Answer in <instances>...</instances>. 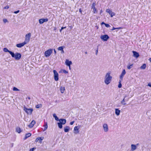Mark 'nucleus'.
Listing matches in <instances>:
<instances>
[{"instance_id":"obj_1","label":"nucleus","mask_w":151,"mask_h":151,"mask_svg":"<svg viewBox=\"0 0 151 151\" xmlns=\"http://www.w3.org/2000/svg\"><path fill=\"white\" fill-rule=\"evenodd\" d=\"M110 73H107L105 77L104 82L106 85L110 83L112 79V77L110 75Z\"/></svg>"},{"instance_id":"obj_2","label":"nucleus","mask_w":151,"mask_h":151,"mask_svg":"<svg viewBox=\"0 0 151 151\" xmlns=\"http://www.w3.org/2000/svg\"><path fill=\"white\" fill-rule=\"evenodd\" d=\"M12 58H14L16 60H19L21 58L22 55L20 53L17 52L15 54L14 52H12L11 55Z\"/></svg>"},{"instance_id":"obj_3","label":"nucleus","mask_w":151,"mask_h":151,"mask_svg":"<svg viewBox=\"0 0 151 151\" xmlns=\"http://www.w3.org/2000/svg\"><path fill=\"white\" fill-rule=\"evenodd\" d=\"M53 51L52 49H49L45 51V56L46 57H49L52 53Z\"/></svg>"},{"instance_id":"obj_4","label":"nucleus","mask_w":151,"mask_h":151,"mask_svg":"<svg viewBox=\"0 0 151 151\" xmlns=\"http://www.w3.org/2000/svg\"><path fill=\"white\" fill-rule=\"evenodd\" d=\"M24 110L27 114L31 115L33 111V109L32 108L27 109L24 106Z\"/></svg>"},{"instance_id":"obj_5","label":"nucleus","mask_w":151,"mask_h":151,"mask_svg":"<svg viewBox=\"0 0 151 151\" xmlns=\"http://www.w3.org/2000/svg\"><path fill=\"white\" fill-rule=\"evenodd\" d=\"M101 39L103 41H107L109 38V36L107 35H101L100 37Z\"/></svg>"},{"instance_id":"obj_6","label":"nucleus","mask_w":151,"mask_h":151,"mask_svg":"<svg viewBox=\"0 0 151 151\" xmlns=\"http://www.w3.org/2000/svg\"><path fill=\"white\" fill-rule=\"evenodd\" d=\"M53 72L54 74V78L55 81H57L59 80L58 74L55 70H53Z\"/></svg>"},{"instance_id":"obj_7","label":"nucleus","mask_w":151,"mask_h":151,"mask_svg":"<svg viewBox=\"0 0 151 151\" xmlns=\"http://www.w3.org/2000/svg\"><path fill=\"white\" fill-rule=\"evenodd\" d=\"M30 37V33H29L26 34L25 36V39L24 41L27 42V43H28Z\"/></svg>"},{"instance_id":"obj_8","label":"nucleus","mask_w":151,"mask_h":151,"mask_svg":"<svg viewBox=\"0 0 151 151\" xmlns=\"http://www.w3.org/2000/svg\"><path fill=\"white\" fill-rule=\"evenodd\" d=\"M127 95H125L124 97V98L123 99V100L121 101V103L123 105H125L126 104V103H125V102L126 101H127L129 100V98L127 99L126 98L127 97Z\"/></svg>"},{"instance_id":"obj_9","label":"nucleus","mask_w":151,"mask_h":151,"mask_svg":"<svg viewBox=\"0 0 151 151\" xmlns=\"http://www.w3.org/2000/svg\"><path fill=\"white\" fill-rule=\"evenodd\" d=\"M27 43V42L24 41L22 43L17 44L16 45V46L19 48H21Z\"/></svg>"},{"instance_id":"obj_10","label":"nucleus","mask_w":151,"mask_h":151,"mask_svg":"<svg viewBox=\"0 0 151 151\" xmlns=\"http://www.w3.org/2000/svg\"><path fill=\"white\" fill-rule=\"evenodd\" d=\"M48 20L47 18H43L41 19H39V22L40 24H42L44 22H47L48 21Z\"/></svg>"},{"instance_id":"obj_11","label":"nucleus","mask_w":151,"mask_h":151,"mask_svg":"<svg viewBox=\"0 0 151 151\" xmlns=\"http://www.w3.org/2000/svg\"><path fill=\"white\" fill-rule=\"evenodd\" d=\"M126 72L125 69H123L122 72V73L120 76V78L121 81H122L123 78Z\"/></svg>"},{"instance_id":"obj_12","label":"nucleus","mask_w":151,"mask_h":151,"mask_svg":"<svg viewBox=\"0 0 151 151\" xmlns=\"http://www.w3.org/2000/svg\"><path fill=\"white\" fill-rule=\"evenodd\" d=\"M44 138L43 137H37L35 140V142H38L39 141L40 143H41Z\"/></svg>"},{"instance_id":"obj_13","label":"nucleus","mask_w":151,"mask_h":151,"mask_svg":"<svg viewBox=\"0 0 151 151\" xmlns=\"http://www.w3.org/2000/svg\"><path fill=\"white\" fill-rule=\"evenodd\" d=\"M132 52L133 53V56L136 58H138L139 56V53L137 52L133 51Z\"/></svg>"},{"instance_id":"obj_14","label":"nucleus","mask_w":151,"mask_h":151,"mask_svg":"<svg viewBox=\"0 0 151 151\" xmlns=\"http://www.w3.org/2000/svg\"><path fill=\"white\" fill-rule=\"evenodd\" d=\"M103 127L104 131L105 132H107L108 130V126L107 124H104L103 125Z\"/></svg>"},{"instance_id":"obj_15","label":"nucleus","mask_w":151,"mask_h":151,"mask_svg":"<svg viewBox=\"0 0 151 151\" xmlns=\"http://www.w3.org/2000/svg\"><path fill=\"white\" fill-rule=\"evenodd\" d=\"M65 65L68 66H70L72 64V62L71 61H69L68 59H66L65 61Z\"/></svg>"},{"instance_id":"obj_16","label":"nucleus","mask_w":151,"mask_h":151,"mask_svg":"<svg viewBox=\"0 0 151 151\" xmlns=\"http://www.w3.org/2000/svg\"><path fill=\"white\" fill-rule=\"evenodd\" d=\"M79 129V127H78V126H76L74 128V133L75 134H78L79 132L78 129Z\"/></svg>"},{"instance_id":"obj_17","label":"nucleus","mask_w":151,"mask_h":151,"mask_svg":"<svg viewBox=\"0 0 151 151\" xmlns=\"http://www.w3.org/2000/svg\"><path fill=\"white\" fill-rule=\"evenodd\" d=\"M35 124V122L34 120H32L31 123L28 125V126L30 128L32 127Z\"/></svg>"},{"instance_id":"obj_18","label":"nucleus","mask_w":151,"mask_h":151,"mask_svg":"<svg viewBox=\"0 0 151 151\" xmlns=\"http://www.w3.org/2000/svg\"><path fill=\"white\" fill-rule=\"evenodd\" d=\"M60 122L62 124H65L66 122V120L65 119H59Z\"/></svg>"},{"instance_id":"obj_19","label":"nucleus","mask_w":151,"mask_h":151,"mask_svg":"<svg viewBox=\"0 0 151 151\" xmlns=\"http://www.w3.org/2000/svg\"><path fill=\"white\" fill-rule=\"evenodd\" d=\"M131 150L133 151L136 150L137 148L136 145H135L132 144L131 145Z\"/></svg>"},{"instance_id":"obj_20","label":"nucleus","mask_w":151,"mask_h":151,"mask_svg":"<svg viewBox=\"0 0 151 151\" xmlns=\"http://www.w3.org/2000/svg\"><path fill=\"white\" fill-rule=\"evenodd\" d=\"M120 113V110H119L118 109H115V113L117 116L119 115Z\"/></svg>"},{"instance_id":"obj_21","label":"nucleus","mask_w":151,"mask_h":151,"mask_svg":"<svg viewBox=\"0 0 151 151\" xmlns=\"http://www.w3.org/2000/svg\"><path fill=\"white\" fill-rule=\"evenodd\" d=\"M3 51L5 52H8L11 55L12 52L6 48L5 47L3 49Z\"/></svg>"},{"instance_id":"obj_22","label":"nucleus","mask_w":151,"mask_h":151,"mask_svg":"<svg viewBox=\"0 0 151 151\" xmlns=\"http://www.w3.org/2000/svg\"><path fill=\"white\" fill-rule=\"evenodd\" d=\"M70 129V127L68 126H66L64 127V131L65 132H68L69 131Z\"/></svg>"},{"instance_id":"obj_23","label":"nucleus","mask_w":151,"mask_h":151,"mask_svg":"<svg viewBox=\"0 0 151 151\" xmlns=\"http://www.w3.org/2000/svg\"><path fill=\"white\" fill-rule=\"evenodd\" d=\"M31 135V134L30 133H28L26 134L25 135V137L24 138V139L25 140L28 137H30Z\"/></svg>"},{"instance_id":"obj_24","label":"nucleus","mask_w":151,"mask_h":151,"mask_svg":"<svg viewBox=\"0 0 151 151\" xmlns=\"http://www.w3.org/2000/svg\"><path fill=\"white\" fill-rule=\"evenodd\" d=\"M91 9H93V11L94 14L97 13H98V11L96 9L95 6L91 7Z\"/></svg>"},{"instance_id":"obj_25","label":"nucleus","mask_w":151,"mask_h":151,"mask_svg":"<svg viewBox=\"0 0 151 151\" xmlns=\"http://www.w3.org/2000/svg\"><path fill=\"white\" fill-rule=\"evenodd\" d=\"M43 126L44 127V131L46 130L48 127L47 123V122H45Z\"/></svg>"},{"instance_id":"obj_26","label":"nucleus","mask_w":151,"mask_h":151,"mask_svg":"<svg viewBox=\"0 0 151 151\" xmlns=\"http://www.w3.org/2000/svg\"><path fill=\"white\" fill-rule=\"evenodd\" d=\"M53 117L55 118V119L57 121H59V119L58 118L57 116L54 113L53 114Z\"/></svg>"},{"instance_id":"obj_27","label":"nucleus","mask_w":151,"mask_h":151,"mask_svg":"<svg viewBox=\"0 0 151 151\" xmlns=\"http://www.w3.org/2000/svg\"><path fill=\"white\" fill-rule=\"evenodd\" d=\"M16 131L19 133H20L21 132V129L19 127H17L16 129Z\"/></svg>"},{"instance_id":"obj_28","label":"nucleus","mask_w":151,"mask_h":151,"mask_svg":"<svg viewBox=\"0 0 151 151\" xmlns=\"http://www.w3.org/2000/svg\"><path fill=\"white\" fill-rule=\"evenodd\" d=\"M59 73H63L65 74L68 73V72L64 69H62L59 72Z\"/></svg>"},{"instance_id":"obj_29","label":"nucleus","mask_w":151,"mask_h":151,"mask_svg":"<svg viewBox=\"0 0 151 151\" xmlns=\"http://www.w3.org/2000/svg\"><path fill=\"white\" fill-rule=\"evenodd\" d=\"M60 92L61 93H63L65 90V87H61L60 88Z\"/></svg>"},{"instance_id":"obj_30","label":"nucleus","mask_w":151,"mask_h":151,"mask_svg":"<svg viewBox=\"0 0 151 151\" xmlns=\"http://www.w3.org/2000/svg\"><path fill=\"white\" fill-rule=\"evenodd\" d=\"M146 67V64H144L142 66H141L140 67V68L141 69L144 70L145 69Z\"/></svg>"},{"instance_id":"obj_31","label":"nucleus","mask_w":151,"mask_h":151,"mask_svg":"<svg viewBox=\"0 0 151 151\" xmlns=\"http://www.w3.org/2000/svg\"><path fill=\"white\" fill-rule=\"evenodd\" d=\"M58 127L60 129H62L63 128L62 124L60 122L57 123Z\"/></svg>"},{"instance_id":"obj_32","label":"nucleus","mask_w":151,"mask_h":151,"mask_svg":"<svg viewBox=\"0 0 151 151\" xmlns=\"http://www.w3.org/2000/svg\"><path fill=\"white\" fill-rule=\"evenodd\" d=\"M65 46H60L58 47V50H63V49L64 48H65Z\"/></svg>"},{"instance_id":"obj_33","label":"nucleus","mask_w":151,"mask_h":151,"mask_svg":"<svg viewBox=\"0 0 151 151\" xmlns=\"http://www.w3.org/2000/svg\"><path fill=\"white\" fill-rule=\"evenodd\" d=\"M133 64H132L130 65H128L127 66V68L128 69H130L133 66Z\"/></svg>"},{"instance_id":"obj_34","label":"nucleus","mask_w":151,"mask_h":151,"mask_svg":"<svg viewBox=\"0 0 151 151\" xmlns=\"http://www.w3.org/2000/svg\"><path fill=\"white\" fill-rule=\"evenodd\" d=\"M121 81H122L121 80V79L119 80V84L118 86V87L119 88H121V87L122 86V85L121 83Z\"/></svg>"},{"instance_id":"obj_35","label":"nucleus","mask_w":151,"mask_h":151,"mask_svg":"<svg viewBox=\"0 0 151 151\" xmlns=\"http://www.w3.org/2000/svg\"><path fill=\"white\" fill-rule=\"evenodd\" d=\"M106 12L109 13L110 14L112 12V11L109 9H107L106 10Z\"/></svg>"},{"instance_id":"obj_36","label":"nucleus","mask_w":151,"mask_h":151,"mask_svg":"<svg viewBox=\"0 0 151 151\" xmlns=\"http://www.w3.org/2000/svg\"><path fill=\"white\" fill-rule=\"evenodd\" d=\"M110 14L111 17H112L113 16L115 15V13H114V12H111Z\"/></svg>"},{"instance_id":"obj_37","label":"nucleus","mask_w":151,"mask_h":151,"mask_svg":"<svg viewBox=\"0 0 151 151\" xmlns=\"http://www.w3.org/2000/svg\"><path fill=\"white\" fill-rule=\"evenodd\" d=\"M41 106V104H39L37 105L36 106V108H37L38 109V108H40V107Z\"/></svg>"},{"instance_id":"obj_38","label":"nucleus","mask_w":151,"mask_h":151,"mask_svg":"<svg viewBox=\"0 0 151 151\" xmlns=\"http://www.w3.org/2000/svg\"><path fill=\"white\" fill-rule=\"evenodd\" d=\"M13 90L14 91H19V90L17 88L14 87L13 88Z\"/></svg>"},{"instance_id":"obj_39","label":"nucleus","mask_w":151,"mask_h":151,"mask_svg":"<svg viewBox=\"0 0 151 151\" xmlns=\"http://www.w3.org/2000/svg\"><path fill=\"white\" fill-rule=\"evenodd\" d=\"M36 149V147H33L32 148L30 149L29 150V151H34V150H35Z\"/></svg>"},{"instance_id":"obj_40","label":"nucleus","mask_w":151,"mask_h":151,"mask_svg":"<svg viewBox=\"0 0 151 151\" xmlns=\"http://www.w3.org/2000/svg\"><path fill=\"white\" fill-rule=\"evenodd\" d=\"M3 22L4 23H6V22H8V20L6 19H3Z\"/></svg>"},{"instance_id":"obj_41","label":"nucleus","mask_w":151,"mask_h":151,"mask_svg":"<svg viewBox=\"0 0 151 151\" xmlns=\"http://www.w3.org/2000/svg\"><path fill=\"white\" fill-rule=\"evenodd\" d=\"M96 5V2H94L92 4V6H91V7L95 6Z\"/></svg>"},{"instance_id":"obj_42","label":"nucleus","mask_w":151,"mask_h":151,"mask_svg":"<svg viewBox=\"0 0 151 151\" xmlns=\"http://www.w3.org/2000/svg\"><path fill=\"white\" fill-rule=\"evenodd\" d=\"M9 8V6L8 5H7L6 6H5V7H4V9H8Z\"/></svg>"},{"instance_id":"obj_43","label":"nucleus","mask_w":151,"mask_h":151,"mask_svg":"<svg viewBox=\"0 0 151 151\" xmlns=\"http://www.w3.org/2000/svg\"><path fill=\"white\" fill-rule=\"evenodd\" d=\"M105 25L106 27H110V25L109 24H107L106 23Z\"/></svg>"},{"instance_id":"obj_44","label":"nucleus","mask_w":151,"mask_h":151,"mask_svg":"<svg viewBox=\"0 0 151 151\" xmlns=\"http://www.w3.org/2000/svg\"><path fill=\"white\" fill-rule=\"evenodd\" d=\"M19 12V10H18L17 11H14V14H17Z\"/></svg>"},{"instance_id":"obj_45","label":"nucleus","mask_w":151,"mask_h":151,"mask_svg":"<svg viewBox=\"0 0 151 151\" xmlns=\"http://www.w3.org/2000/svg\"><path fill=\"white\" fill-rule=\"evenodd\" d=\"M79 12L80 13H81V14H82V10L81 8L79 9Z\"/></svg>"},{"instance_id":"obj_46","label":"nucleus","mask_w":151,"mask_h":151,"mask_svg":"<svg viewBox=\"0 0 151 151\" xmlns=\"http://www.w3.org/2000/svg\"><path fill=\"white\" fill-rule=\"evenodd\" d=\"M74 121H72V122H70V124L71 125H72L73 124V123H74Z\"/></svg>"},{"instance_id":"obj_47","label":"nucleus","mask_w":151,"mask_h":151,"mask_svg":"<svg viewBox=\"0 0 151 151\" xmlns=\"http://www.w3.org/2000/svg\"><path fill=\"white\" fill-rule=\"evenodd\" d=\"M98 52V48H97V50H96V55H97Z\"/></svg>"},{"instance_id":"obj_48","label":"nucleus","mask_w":151,"mask_h":151,"mask_svg":"<svg viewBox=\"0 0 151 151\" xmlns=\"http://www.w3.org/2000/svg\"><path fill=\"white\" fill-rule=\"evenodd\" d=\"M66 27H62L61 28V30H63V29H65L66 28Z\"/></svg>"},{"instance_id":"obj_49","label":"nucleus","mask_w":151,"mask_h":151,"mask_svg":"<svg viewBox=\"0 0 151 151\" xmlns=\"http://www.w3.org/2000/svg\"><path fill=\"white\" fill-rule=\"evenodd\" d=\"M116 28V29H122V28L121 27H118V28Z\"/></svg>"},{"instance_id":"obj_50","label":"nucleus","mask_w":151,"mask_h":151,"mask_svg":"<svg viewBox=\"0 0 151 151\" xmlns=\"http://www.w3.org/2000/svg\"><path fill=\"white\" fill-rule=\"evenodd\" d=\"M116 29V28L114 27H113V28L111 29V30H114Z\"/></svg>"},{"instance_id":"obj_51","label":"nucleus","mask_w":151,"mask_h":151,"mask_svg":"<svg viewBox=\"0 0 151 151\" xmlns=\"http://www.w3.org/2000/svg\"><path fill=\"white\" fill-rule=\"evenodd\" d=\"M148 86L151 87V83H148Z\"/></svg>"},{"instance_id":"obj_52","label":"nucleus","mask_w":151,"mask_h":151,"mask_svg":"<svg viewBox=\"0 0 151 151\" xmlns=\"http://www.w3.org/2000/svg\"><path fill=\"white\" fill-rule=\"evenodd\" d=\"M54 51L55 54V55L56 53V51L55 49H54Z\"/></svg>"},{"instance_id":"obj_53","label":"nucleus","mask_w":151,"mask_h":151,"mask_svg":"<svg viewBox=\"0 0 151 151\" xmlns=\"http://www.w3.org/2000/svg\"><path fill=\"white\" fill-rule=\"evenodd\" d=\"M61 53H64V50H63H63H61Z\"/></svg>"},{"instance_id":"obj_54","label":"nucleus","mask_w":151,"mask_h":151,"mask_svg":"<svg viewBox=\"0 0 151 151\" xmlns=\"http://www.w3.org/2000/svg\"><path fill=\"white\" fill-rule=\"evenodd\" d=\"M105 24H106V23H105L104 22H102V23H101V24L102 25V24H104V25H105Z\"/></svg>"},{"instance_id":"obj_55","label":"nucleus","mask_w":151,"mask_h":151,"mask_svg":"<svg viewBox=\"0 0 151 151\" xmlns=\"http://www.w3.org/2000/svg\"><path fill=\"white\" fill-rule=\"evenodd\" d=\"M69 27H70V29H72L73 28V26L71 25L70 26H69Z\"/></svg>"},{"instance_id":"obj_56","label":"nucleus","mask_w":151,"mask_h":151,"mask_svg":"<svg viewBox=\"0 0 151 151\" xmlns=\"http://www.w3.org/2000/svg\"><path fill=\"white\" fill-rule=\"evenodd\" d=\"M13 146V143H11V147H12Z\"/></svg>"},{"instance_id":"obj_57","label":"nucleus","mask_w":151,"mask_h":151,"mask_svg":"<svg viewBox=\"0 0 151 151\" xmlns=\"http://www.w3.org/2000/svg\"><path fill=\"white\" fill-rule=\"evenodd\" d=\"M102 10L101 9V10H100V14H101L102 13Z\"/></svg>"},{"instance_id":"obj_58","label":"nucleus","mask_w":151,"mask_h":151,"mask_svg":"<svg viewBox=\"0 0 151 151\" xmlns=\"http://www.w3.org/2000/svg\"><path fill=\"white\" fill-rule=\"evenodd\" d=\"M149 60L151 62V58H150L149 59Z\"/></svg>"},{"instance_id":"obj_59","label":"nucleus","mask_w":151,"mask_h":151,"mask_svg":"<svg viewBox=\"0 0 151 151\" xmlns=\"http://www.w3.org/2000/svg\"><path fill=\"white\" fill-rule=\"evenodd\" d=\"M139 145V143H137L136 145H136V147H137Z\"/></svg>"},{"instance_id":"obj_60","label":"nucleus","mask_w":151,"mask_h":151,"mask_svg":"<svg viewBox=\"0 0 151 151\" xmlns=\"http://www.w3.org/2000/svg\"><path fill=\"white\" fill-rule=\"evenodd\" d=\"M68 66L69 67V69L70 70L71 69L70 65V66Z\"/></svg>"},{"instance_id":"obj_61","label":"nucleus","mask_w":151,"mask_h":151,"mask_svg":"<svg viewBox=\"0 0 151 151\" xmlns=\"http://www.w3.org/2000/svg\"><path fill=\"white\" fill-rule=\"evenodd\" d=\"M62 30H61V29H60V32H62Z\"/></svg>"},{"instance_id":"obj_62","label":"nucleus","mask_w":151,"mask_h":151,"mask_svg":"<svg viewBox=\"0 0 151 151\" xmlns=\"http://www.w3.org/2000/svg\"><path fill=\"white\" fill-rule=\"evenodd\" d=\"M85 54H87L88 53V52H85Z\"/></svg>"},{"instance_id":"obj_63","label":"nucleus","mask_w":151,"mask_h":151,"mask_svg":"<svg viewBox=\"0 0 151 151\" xmlns=\"http://www.w3.org/2000/svg\"><path fill=\"white\" fill-rule=\"evenodd\" d=\"M28 99H30V97H28Z\"/></svg>"},{"instance_id":"obj_64","label":"nucleus","mask_w":151,"mask_h":151,"mask_svg":"<svg viewBox=\"0 0 151 151\" xmlns=\"http://www.w3.org/2000/svg\"><path fill=\"white\" fill-rule=\"evenodd\" d=\"M56 29V28H55L54 29V30H55Z\"/></svg>"}]
</instances>
